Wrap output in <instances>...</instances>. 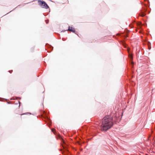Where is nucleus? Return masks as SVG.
<instances>
[{
    "label": "nucleus",
    "instance_id": "3",
    "mask_svg": "<svg viewBox=\"0 0 155 155\" xmlns=\"http://www.w3.org/2000/svg\"><path fill=\"white\" fill-rule=\"evenodd\" d=\"M68 31H72L73 32H75V29L72 27H71L70 26L69 27V28L68 29Z\"/></svg>",
    "mask_w": 155,
    "mask_h": 155
},
{
    "label": "nucleus",
    "instance_id": "4",
    "mask_svg": "<svg viewBox=\"0 0 155 155\" xmlns=\"http://www.w3.org/2000/svg\"><path fill=\"white\" fill-rule=\"evenodd\" d=\"M145 15V14L144 13L142 12L141 13V14L140 15L142 17H143Z\"/></svg>",
    "mask_w": 155,
    "mask_h": 155
},
{
    "label": "nucleus",
    "instance_id": "1",
    "mask_svg": "<svg viewBox=\"0 0 155 155\" xmlns=\"http://www.w3.org/2000/svg\"><path fill=\"white\" fill-rule=\"evenodd\" d=\"M112 119L109 116L105 117L103 120L101 128L102 130L106 131L110 128L113 125Z\"/></svg>",
    "mask_w": 155,
    "mask_h": 155
},
{
    "label": "nucleus",
    "instance_id": "2",
    "mask_svg": "<svg viewBox=\"0 0 155 155\" xmlns=\"http://www.w3.org/2000/svg\"><path fill=\"white\" fill-rule=\"evenodd\" d=\"M38 4L42 8L46 9L48 8V6L47 4L44 1H41L40 0L38 1Z\"/></svg>",
    "mask_w": 155,
    "mask_h": 155
},
{
    "label": "nucleus",
    "instance_id": "5",
    "mask_svg": "<svg viewBox=\"0 0 155 155\" xmlns=\"http://www.w3.org/2000/svg\"><path fill=\"white\" fill-rule=\"evenodd\" d=\"M55 130V129H52V131L53 132H54V131Z\"/></svg>",
    "mask_w": 155,
    "mask_h": 155
},
{
    "label": "nucleus",
    "instance_id": "6",
    "mask_svg": "<svg viewBox=\"0 0 155 155\" xmlns=\"http://www.w3.org/2000/svg\"><path fill=\"white\" fill-rule=\"evenodd\" d=\"M150 48H150L149 47V49H150Z\"/></svg>",
    "mask_w": 155,
    "mask_h": 155
}]
</instances>
